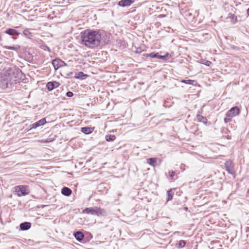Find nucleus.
Listing matches in <instances>:
<instances>
[{"label": "nucleus", "instance_id": "obj_1", "mask_svg": "<svg viewBox=\"0 0 249 249\" xmlns=\"http://www.w3.org/2000/svg\"><path fill=\"white\" fill-rule=\"evenodd\" d=\"M25 75L18 68H9L0 77V86L4 89L11 88L13 85L23 81Z\"/></svg>", "mask_w": 249, "mask_h": 249}, {"label": "nucleus", "instance_id": "obj_2", "mask_svg": "<svg viewBox=\"0 0 249 249\" xmlns=\"http://www.w3.org/2000/svg\"><path fill=\"white\" fill-rule=\"evenodd\" d=\"M101 36L98 31L86 30L81 36L83 44L89 48L98 46L101 42Z\"/></svg>", "mask_w": 249, "mask_h": 249}, {"label": "nucleus", "instance_id": "obj_3", "mask_svg": "<svg viewBox=\"0 0 249 249\" xmlns=\"http://www.w3.org/2000/svg\"><path fill=\"white\" fill-rule=\"evenodd\" d=\"M14 192L18 196H24L30 193L28 186L25 185H18L14 187Z\"/></svg>", "mask_w": 249, "mask_h": 249}, {"label": "nucleus", "instance_id": "obj_4", "mask_svg": "<svg viewBox=\"0 0 249 249\" xmlns=\"http://www.w3.org/2000/svg\"><path fill=\"white\" fill-rule=\"evenodd\" d=\"M225 166L227 171L230 174L233 175L235 173L234 165L231 160L226 161Z\"/></svg>", "mask_w": 249, "mask_h": 249}, {"label": "nucleus", "instance_id": "obj_5", "mask_svg": "<svg viewBox=\"0 0 249 249\" xmlns=\"http://www.w3.org/2000/svg\"><path fill=\"white\" fill-rule=\"evenodd\" d=\"M76 239L81 242L82 240H84L85 242H87L92 238L91 234H86L88 235L87 237H85V234H72Z\"/></svg>", "mask_w": 249, "mask_h": 249}, {"label": "nucleus", "instance_id": "obj_6", "mask_svg": "<svg viewBox=\"0 0 249 249\" xmlns=\"http://www.w3.org/2000/svg\"><path fill=\"white\" fill-rule=\"evenodd\" d=\"M52 64L55 70L58 69L60 67L65 65V62L60 59H55L52 61Z\"/></svg>", "mask_w": 249, "mask_h": 249}, {"label": "nucleus", "instance_id": "obj_7", "mask_svg": "<svg viewBox=\"0 0 249 249\" xmlns=\"http://www.w3.org/2000/svg\"><path fill=\"white\" fill-rule=\"evenodd\" d=\"M227 113L230 117L233 118L240 113V109L237 107H234L231 108Z\"/></svg>", "mask_w": 249, "mask_h": 249}, {"label": "nucleus", "instance_id": "obj_8", "mask_svg": "<svg viewBox=\"0 0 249 249\" xmlns=\"http://www.w3.org/2000/svg\"><path fill=\"white\" fill-rule=\"evenodd\" d=\"M46 123V120L45 118L41 119L39 121L32 124L30 126V129L36 128L40 126L44 125Z\"/></svg>", "mask_w": 249, "mask_h": 249}, {"label": "nucleus", "instance_id": "obj_9", "mask_svg": "<svg viewBox=\"0 0 249 249\" xmlns=\"http://www.w3.org/2000/svg\"><path fill=\"white\" fill-rule=\"evenodd\" d=\"M60 84L56 81L49 82L47 84L46 87L47 89L49 90H52L55 88L58 87Z\"/></svg>", "mask_w": 249, "mask_h": 249}, {"label": "nucleus", "instance_id": "obj_10", "mask_svg": "<svg viewBox=\"0 0 249 249\" xmlns=\"http://www.w3.org/2000/svg\"><path fill=\"white\" fill-rule=\"evenodd\" d=\"M134 2L133 0H121L119 3L118 5L122 7L129 6Z\"/></svg>", "mask_w": 249, "mask_h": 249}, {"label": "nucleus", "instance_id": "obj_11", "mask_svg": "<svg viewBox=\"0 0 249 249\" xmlns=\"http://www.w3.org/2000/svg\"><path fill=\"white\" fill-rule=\"evenodd\" d=\"M151 58H156L160 59L165 60L166 57H168V54L165 55H159L158 53H152L148 54Z\"/></svg>", "mask_w": 249, "mask_h": 249}, {"label": "nucleus", "instance_id": "obj_12", "mask_svg": "<svg viewBox=\"0 0 249 249\" xmlns=\"http://www.w3.org/2000/svg\"><path fill=\"white\" fill-rule=\"evenodd\" d=\"M107 215V212L104 209L96 207V215L98 216H105Z\"/></svg>", "mask_w": 249, "mask_h": 249}, {"label": "nucleus", "instance_id": "obj_13", "mask_svg": "<svg viewBox=\"0 0 249 249\" xmlns=\"http://www.w3.org/2000/svg\"><path fill=\"white\" fill-rule=\"evenodd\" d=\"M84 213H89L92 215H96V207L86 208L83 210Z\"/></svg>", "mask_w": 249, "mask_h": 249}, {"label": "nucleus", "instance_id": "obj_14", "mask_svg": "<svg viewBox=\"0 0 249 249\" xmlns=\"http://www.w3.org/2000/svg\"><path fill=\"white\" fill-rule=\"evenodd\" d=\"M5 33L12 36H18L20 34L17 30L12 28L7 29L5 31Z\"/></svg>", "mask_w": 249, "mask_h": 249}, {"label": "nucleus", "instance_id": "obj_15", "mask_svg": "<svg viewBox=\"0 0 249 249\" xmlns=\"http://www.w3.org/2000/svg\"><path fill=\"white\" fill-rule=\"evenodd\" d=\"M31 223L28 222H25L20 224V228L22 231H26L29 229L31 228Z\"/></svg>", "mask_w": 249, "mask_h": 249}, {"label": "nucleus", "instance_id": "obj_16", "mask_svg": "<svg viewBox=\"0 0 249 249\" xmlns=\"http://www.w3.org/2000/svg\"><path fill=\"white\" fill-rule=\"evenodd\" d=\"M71 190L68 187H63L61 190V193L67 196H70L71 194Z\"/></svg>", "mask_w": 249, "mask_h": 249}, {"label": "nucleus", "instance_id": "obj_17", "mask_svg": "<svg viewBox=\"0 0 249 249\" xmlns=\"http://www.w3.org/2000/svg\"><path fill=\"white\" fill-rule=\"evenodd\" d=\"M93 131V128L91 127H84L81 128V131L86 134H89Z\"/></svg>", "mask_w": 249, "mask_h": 249}, {"label": "nucleus", "instance_id": "obj_18", "mask_svg": "<svg viewBox=\"0 0 249 249\" xmlns=\"http://www.w3.org/2000/svg\"><path fill=\"white\" fill-rule=\"evenodd\" d=\"M3 47L6 49L17 51L20 49V47L18 45H15L13 46H4Z\"/></svg>", "mask_w": 249, "mask_h": 249}, {"label": "nucleus", "instance_id": "obj_19", "mask_svg": "<svg viewBox=\"0 0 249 249\" xmlns=\"http://www.w3.org/2000/svg\"><path fill=\"white\" fill-rule=\"evenodd\" d=\"M147 163L153 167H155L157 165L156 159L155 158L148 159L147 160Z\"/></svg>", "mask_w": 249, "mask_h": 249}, {"label": "nucleus", "instance_id": "obj_20", "mask_svg": "<svg viewBox=\"0 0 249 249\" xmlns=\"http://www.w3.org/2000/svg\"><path fill=\"white\" fill-rule=\"evenodd\" d=\"M196 118L197 121L199 122H202L204 124H206L207 123V119L200 114L197 115Z\"/></svg>", "mask_w": 249, "mask_h": 249}, {"label": "nucleus", "instance_id": "obj_21", "mask_svg": "<svg viewBox=\"0 0 249 249\" xmlns=\"http://www.w3.org/2000/svg\"><path fill=\"white\" fill-rule=\"evenodd\" d=\"M174 194V192L172 189L169 190L167 192V201H169L170 200H171L173 198V196Z\"/></svg>", "mask_w": 249, "mask_h": 249}, {"label": "nucleus", "instance_id": "obj_22", "mask_svg": "<svg viewBox=\"0 0 249 249\" xmlns=\"http://www.w3.org/2000/svg\"><path fill=\"white\" fill-rule=\"evenodd\" d=\"M83 76H87L86 74H85L83 72L80 71L77 73L75 76V78L76 79H83Z\"/></svg>", "mask_w": 249, "mask_h": 249}, {"label": "nucleus", "instance_id": "obj_23", "mask_svg": "<svg viewBox=\"0 0 249 249\" xmlns=\"http://www.w3.org/2000/svg\"><path fill=\"white\" fill-rule=\"evenodd\" d=\"M116 139V137L113 135H108L106 136V140L107 142L113 141Z\"/></svg>", "mask_w": 249, "mask_h": 249}, {"label": "nucleus", "instance_id": "obj_24", "mask_svg": "<svg viewBox=\"0 0 249 249\" xmlns=\"http://www.w3.org/2000/svg\"><path fill=\"white\" fill-rule=\"evenodd\" d=\"M23 33L24 35L27 37H30L32 36V33L29 31L28 29L24 30L23 32Z\"/></svg>", "mask_w": 249, "mask_h": 249}, {"label": "nucleus", "instance_id": "obj_25", "mask_svg": "<svg viewBox=\"0 0 249 249\" xmlns=\"http://www.w3.org/2000/svg\"><path fill=\"white\" fill-rule=\"evenodd\" d=\"M232 117H230L229 115H228V113L227 112L226 114V117L225 118H224V122L225 123H228L230 122H231V119H232Z\"/></svg>", "mask_w": 249, "mask_h": 249}, {"label": "nucleus", "instance_id": "obj_26", "mask_svg": "<svg viewBox=\"0 0 249 249\" xmlns=\"http://www.w3.org/2000/svg\"><path fill=\"white\" fill-rule=\"evenodd\" d=\"M194 82L195 81L194 80H190V79L182 80L181 81V83H185V84H189V85H193Z\"/></svg>", "mask_w": 249, "mask_h": 249}, {"label": "nucleus", "instance_id": "obj_27", "mask_svg": "<svg viewBox=\"0 0 249 249\" xmlns=\"http://www.w3.org/2000/svg\"><path fill=\"white\" fill-rule=\"evenodd\" d=\"M186 244V243L183 240H180L179 241L178 243V248H183L185 246Z\"/></svg>", "mask_w": 249, "mask_h": 249}, {"label": "nucleus", "instance_id": "obj_28", "mask_svg": "<svg viewBox=\"0 0 249 249\" xmlns=\"http://www.w3.org/2000/svg\"><path fill=\"white\" fill-rule=\"evenodd\" d=\"M169 174L170 175V176L171 178V179H173V177L175 176V172L174 171H171V172H169Z\"/></svg>", "mask_w": 249, "mask_h": 249}, {"label": "nucleus", "instance_id": "obj_29", "mask_svg": "<svg viewBox=\"0 0 249 249\" xmlns=\"http://www.w3.org/2000/svg\"><path fill=\"white\" fill-rule=\"evenodd\" d=\"M66 95L69 97H71L73 95V93L71 91H68L66 93Z\"/></svg>", "mask_w": 249, "mask_h": 249}, {"label": "nucleus", "instance_id": "obj_30", "mask_svg": "<svg viewBox=\"0 0 249 249\" xmlns=\"http://www.w3.org/2000/svg\"><path fill=\"white\" fill-rule=\"evenodd\" d=\"M74 233H82V231H78L74 232Z\"/></svg>", "mask_w": 249, "mask_h": 249}, {"label": "nucleus", "instance_id": "obj_31", "mask_svg": "<svg viewBox=\"0 0 249 249\" xmlns=\"http://www.w3.org/2000/svg\"><path fill=\"white\" fill-rule=\"evenodd\" d=\"M210 63H211L210 61H207V63L206 64V65L209 66Z\"/></svg>", "mask_w": 249, "mask_h": 249}, {"label": "nucleus", "instance_id": "obj_32", "mask_svg": "<svg viewBox=\"0 0 249 249\" xmlns=\"http://www.w3.org/2000/svg\"><path fill=\"white\" fill-rule=\"evenodd\" d=\"M247 14L249 15V8L247 10Z\"/></svg>", "mask_w": 249, "mask_h": 249}, {"label": "nucleus", "instance_id": "obj_33", "mask_svg": "<svg viewBox=\"0 0 249 249\" xmlns=\"http://www.w3.org/2000/svg\"><path fill=\"white\" fill-rule=\"evenodd\" d=\"M2 40V37L1 35H0V41Z\"/></svg>", "mask_w": 249, "mask_h": 249}, {"label": "nucleus", "instance_id": "obj_34", "mask_svg": "<svg viewBox=\"0 0 249 249\" xmlns=\"http://www.w3.org/2000/svg\"><path fill=\"white\" fill-rule=\"evenodd\" d=\"M47 50L50 51V49L48 48Z\"/></svg>", "mask_w": 249, "mask_h": 249}]
</instances>
